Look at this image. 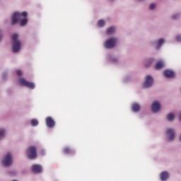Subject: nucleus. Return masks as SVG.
<instances>
[{"label": "nucleus", "instance_id": "1", "mask_svg": "<svg viewBox=\"0 0 181 181\" xmlns=\"http://www.w3.org/2000/svg\"><path fill=\"white\" fill-rule=\"evenodd\" d=\"M28 13L23 11L22 13L15 12L11 18V25H16V23L20 22V26H25L28 23Z\"/></svg>", "mask_w": 181, "mask_h": 181}, {"label": "nucleus", "instance_id": "2", "mask_svg": "<svg viewBox=\"0 0 181 181\" xmlns=\"http://www.w3.org/2000/svg\"><path fill=\"white\" fill-rule=\"evenodd\" d=\"M19 37V35L18 34H14L12 36V40H13V45H12V50L13 53H18L21 51V46L22 45L21 44V41L18 40V38Z\"/></svg>", "mask_w": 181, "mask_h": 181}, {"label": "nucleus", "instance_id": "3", "mask_svg": "<svg viewBox=\"0 0 181 181\" xmlns=\"http://www.w3.org/2000/svg\"><path fill=\"white\" fill-rule=\"evenodd\" d=\"M26 153L28 159H36V158H37V151L36 149V146H31L28 147Z\"/></svg>", "mask_w": 181, "mask_h": 181}, {"label": "nucleus", "instance_id": "4", "mask_svg": "<svg viewBox=\"0 0 181 181\" xmlns=\"http://www.w3.org/2000/svg\"><path fill=\"white\" fill-rule=\"evenodd\" d=\"M115 45H117V38L110 37L105 42L104 47L106 49H112V47H115Z\"/></svg>", "mask_w": 181, "mask_h": 181}, {"label": "nucleus", "instance_id": "5", "mask_svg": "<svg viewBox=\"0 0 181 181\" xmlns=\"http://www.w3.org/2000/svg\"><path fill=\"white\" fill-rule=\"evenodd\" d=\"M19 83L21 84V86H24L25 87H28V88H31V89L35 88V83H33L32 82H29L23 78H21L19 79Z\"/></svg>", "mask_w": 181, "mask_h": 181}, {"label": "nucleus", "instance_id": "6", "mask_svg": "<svg viewBox=\"0 0 181 181\" xmlns=\"http://www.w3.org/2000/svg\"><path fill=\"white\" fill-rule=\"evenodd\" d=\"M3 166H9L12 165V156L11 153H8L5 156L4 160H2Z\"/></svg>", "mask_w": 181, "mask_h": 181}, {"label": "nucleus", "instance_id": "7", "mask_svg": "<svg viewBox=\"0 0 181 181\" xmlns=\"http://www.w3.org/2000/svg\"><path fill=\"white\" fill-rule=\"evenodd\" d=\"M152 84H153V78L151 76H147L143 84L144 88H149V87H152Z\"/></svg>", "mask_w": 181, "mask_h": 181}, {"label": "nucleus", "instance_id": "8", "mask_svg": "<svg viewBox=\"0 0 181 181\" xmlns=\"http://www.w3.org/2000/svg\"><path fill=\"white\" fill-rule=\"evenodd\" d=\"M46 125L48 128H53L56 125V122L52 117H47L45 119Z\"/></svg>", "mask_w": 181, "mask_h": 181}, {"label": "nucleus", "instance_id": "9", "mask_svg": "<svg viewBox=\"0 0 181 181\" xmlns=\"http://www.w3.org/2000/svg\"><path fill=\"white\" fill-rule=\"evenodd\" d=\"M160 110V103L158 101H154L151 105V110L153 112H158Z\"/></svg>", "mask_w": 181, "mask_h": 181}, {"label": "nucleus", "instance_id": "10", "mask_svg": "<svg viewBox=\"0 0 181 181\" xmlns=\"http://www.w3.org/2000/svg\"><path fill=\"white\" fill-rule=\"evenodd\" d=\"M42 165L39 164H34L31 167V170L34 172V173H42Z\"/></svg>", "mask_w": 181, "mask_h": 181}, {"label": "nucleus", "instance_id": "11", "mask_svg": "<svg viewBox=\"0 0 181 181\" xmlns=\"http://www.w3.org/2000/svg\"><path fill=\"white\" fill-rule=\"evenodd\" d=\"M163 74L165 77H167L168 78H173L175 76V72L170 70L164 71Z\"/></svg>", "mask_w": 181, "mask_h": 181}, {"label": "nucleus", "instance_id": "12", "mask_svg": "<svg viewBox=\"0 0 181 181\" xmlns=\"http://www.w3.org/2000/svg\"><path fill=\"white\" fill-rule=\"evenodd\" d=\"M166 134L168 135L170 141L175 139V132L172 129H169L166 131Z\"/></svg>", "mask_w": 181, "mask_h": 181}, {"label": "nucleus", "instance_id": "13", "mask_svg": "<svg viewBox=\"0 0 181 181\" xmlns=\"http://www.w3.org/2000/svg\"><path fill=\"white\" fill-rule=\"evenodd\" d=\"M160 180L166 181L168 179H169V173H168L166 171L162 172L160 175Z\"/></svg>", "mask_w": 181, "mask_h": 181}, {"label": "nucleus", "instance_id": "14", "mask_svg": "<svg viewBox=\"0 0 181 181\" xmlns=\"http://www.w3.org/2000/svg\"><path fill=\"white\" fill-rule=\"evenodd\" d=\"M165 67V64L163 61H158L155 66L156 70H160V69H163Z\"/></svg>", "mask_w": 181, "mask_h": 181}, {"label": "nucleus", "instance_id": "15", "mask_svg": "<svg viewBox=\"0 0 181 181\" xmlns=\"http://www.w3.org/2000/svg\"><path fill=\"white\" fill-rule=\"evenodd\" d=\"M132 110L134 112H138L139 111V110H141V106L138 103H134L132 105Z\"/></svg>", "mask_w": 181, "mask_h": 181}, {"label": "nucleus", "instance_id": "16", "mask_svg": "<svg viewBox=\"0 0 181 181\" xmlns=\"http://www.w3.org/2000/svg\"><path fill=\"white\" fill-rule=\"evenodd\" d=\"M63 153H65V155H71L72 153H74V151L69 147H65L63 148Z\"/></svg>", "mask_w": 181, "mask_h": 181}, {"label": "nucleus", "instance_id": "17", "mask_svg": "<svg viewBox=\"0 0 181 181\" xmlns=\"http://www.w3.org/2000/svg\"><path fill=\"white\" fill-rule=\"evenodd\" d=\"M115 32V28L114 27H110L109 28L107 29L106 33L107 35H112Z\"/></svg>", "mask_w": 181, "mask_h": 181}, {"label": "nucleus", "instance_id": "18", "mask_svg": "<svg viewBox=\"0 0 181 181\" xmlns=\"http://www.w3.org/2000/svg\"><path fill=\"white\" fill-rule=\"evenodd\" d=\"M164 43H165V40H163V38L159 39L158 41L157 49H159V47H160V46H162Z\"/></svg>", "mask_w": 181, "mask_h": 181}, {"label": "nucleus", "instance_id": "19", "mask_svg": "<svg viewBox=\"0 0 181 181\" xmlns=\"http://www.w3.org/2000/svg\"><path fill=\"white\" fill-rule=\"evenodd\" d=\"M167 119L168 121H173V119H175V115H173V113H169L167 115Z\"/></svg>", "mask_w": 181, "mask_h": 181}, {"label": "nucleus", "instance_id": "20", "mask_svg": "<svg viewBox=\"0 0 181 181\" xmlns=\"http://www.w3.org/2000/svg\"><path fill=\"white\" fill-rule=\"evenodd\" d=\"M31 125L32 127H37L39 125V121L36 119H33L31 120Z\"/></svg>", "mask_w": 181, "mask_h": 181}, {"label": "nucleus", "instance_id": "21", "mask_svg": "<svg viewBox=\"0 0 181 181\" xmlns=\"http://www.w3.org/2000/svg\"><path fill=\"white\" fill-rule=\"evenodd\" d=\"M104 25H105V22L103 20H99L98 21V26H99V28H103Z\"/></svg>", "mask_w": 181, "mask_h": 181}, {"label": "nucleus", "instance_id": "22", "mask_svg": "<svg viewBox=\"0 0 181 181\" xmlns=\"http://www.w3.org/2000/svg\"><path fill=\"white\" fill-rule=\"evenodd\" d=\"M5 136V130L0 129V139H2Z\"/></svg>", "mask_w": 181, "mask_h": 181}, {"label": "nucleus", "instance_id": "23", "mask_svg": "<svg viewBox=\"0 0 181 181\" xmlns=\"http://www.w3.org/2000/svg\"><path fill=\"white\" fill-rule=\"evenodd\" d=\"M155 8H156V5H155V4H150L149 9L152 10V9H155Z\"/></svg>", "mask_w": 181, "mask_h": 181}, {"label": "nucleus", "instance_id": "24", "mask_svg": "<svg viewBox=\"0 0 181 181\" xmlns=\"http://www.w3.org/2000/svg\"><path fill=\"white\" fill-rule=\"evenodd\" d=\"M155 60L153 59H150L148 61V64H146V67H149L150 64H152V62Z\"/></svg>", "mask_w": 181, "mask_h": 181}, {"label": "nucleus", "instance_id": "25", "mask_svg": "<svg viewBox=\"0 0 181 181\" xmlns=\"http://www.w3.org/2000/svg\"><path fill=\"white\" fill-rule=\"evenodd\" d=\"M16 74H17V76H18V77H21L22 76V71L17 70L16 71Z\"/></svg>", "mask_w": 181, "mask_h": 181}, {"label": "nucleus", "instance_id": "26", "mask_svg": "<svg viewBox=\"0 0 181 181\" xmlns=\"http://www.w3.org/2000/svg\"><path fill=\"white\" fill-rule=\"evenodd\" d=\"M175 39L177 42H181V35H177Z\"/></svg>", "mask_w": 181, "mask_h": 181}, {"label": "nucleus", "instance_id": "27", "mask_svg": "<svg viewBox=\"0 0 181 181\" xmlns=\"http://www.w3.org/2000/svg\"><path fill=\"white\" fill-rule=\"evenodd\" d=\"M179 18V14L173 16V19H176V18Z\"/></svg>", "mask_w": 181, "mask_h": 181}, {"label": "nucleus", "instance_id": "28", "mask_svg": "<svg viewBox=\"0 0 181 181\" xmlns=\"http://www.w3.org/2000/svg\"><path fill=\"white\" fill-rule=\"evenodd\" d=\"M41 155H45V151H41Z\"/></svg>", "mask_w": 181, "mask_h": 181}]
</instances>
